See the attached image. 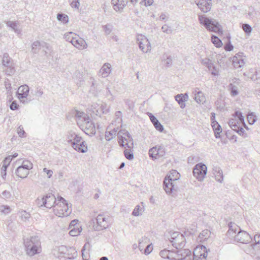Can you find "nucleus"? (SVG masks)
<instances>
[{
    "mask_svg": "<svg viewBox=\"0 0 260 260\" xmlns=\"http://www.w3.org/2000/svg\"><path fill=\"white\" fill-rule=\"evenodd\" d=\"M234 118H231L230 120H235L236 124L245 125L246 124L244 121V117L243 116L242 113L239 111H236L233 114Z\"/></svg>",
    "mask_w": 260,
    "mask_h": 260,
    "instance_id": "a878e982",
    "label": "nucleus"
},
{
    "mask_svg": "<svg viewBox=\"0 0 260 260\" xmlns=\"http://www.w3.org/2000/svg\"><path fill=\"white\" fill-rule=\"evenodd\" d=\"M137 42L139 48L144 53H147L151 50L150 43L145 36L138 35L137 37Z\"/></svg>",
    "mask_w": 260,
    "mask_h": 260,
    "instance_id": "f8f14e48",
    "label": "nucleus"
},
{
    "mask_svg": "<svg viewBox=\"0 0 260 260\" xmlns=\"http://www.w3.org/2000/svg\"><path fill=\"white\" fill-rule=\"evenodd\" d=\"M67 139L68 142L70 143L72 146L73 144L79 143L82 140V138L81 136L78 135L73 131H70L68 132L67 135Z\"/></svg>",
    "mask_w": 260,
    "mask_h": 260,
    "instance_id": "4be33fe9",
    "label": "nucleus"
},
{
    "mask_svg": "<svg viewBox=\"0 0 260 260\" xmlns=\"http://www.w3.org/2000/svg\"><path fill=\"white\" fill-rule=\"evenodd\" d=\"M112 222V219L109 216L105 217L103 215L99 214L96 218H93L89 222V227L92 228H108L109 224Z\"/></svg>",
    "mask_w": 260,
    "mask_h": 260,
    "instance_id": "0eeeda50",
    "label": "nucleus"
},
{
    "mask_svg": "<svg viewBox=\"0 0 260 260\" xmlns=\"http://www.w3.org/2000/svg\"><path fill=\"white\" fill-rule=\"evenodd\" d=\"M17 133L19 136L21 138H23L25 137V132L23 129V127L22 125L19 126L17 128Z\"/></svg>",
    "mask_w": 260,
    "mask_h": 260,
    "instance_id": "680f3d73",
    "label": "nucleus"
},
{
    "mask_svg": "<svg viewBox=\"0 0 260 260\" xmlns=\"http://www.w3.org/2000/svg\"><path fill=\"white\" fill-rule=\"evenodd\" d=\"M8 168V165H3L1 170V177L5 179L7 175V169Z\"/></svg>",
    "mask_w": 260,
    "mask_h": 260,
    "instance_id": "13d9d810",
    "label": "nucleus"
},
{
    "mask_svg": "<svg viewBox=\"0 0 260 260\" xmlns=\"http://www.w3.org/2000/svg\"><path fill=\"white\" fill-rule=\"evenodd\" d=\"M199 21L208 30L216 33H222L221 27L215 20L210 19L205 15H199Z\"/></svg>",
    "mask_w": 260,
    "mask_h": 260,
    "instance_id": "7ed1b4c3",
    "label": "nucleus"
},
{
    "mask_svg": "<svg viewBox=\"0 0 260 260\" xmlns=\"http://www.w3.org/2000/svg\"><path fill=\"white\" fill-rule=\"evenodd\" d=\"M82 229H72L69 232V234L71 236H76L80 234L81 232Z\"/></svg>",
    "mask_w": 260,
    "mask_h": 260,
    "instance_id": "6e6d98bb",
    "label": "nucleus"
},
{
    "mask_svg": "<svg viewBox=\"0 0 260 260\" xmlns=\"http://www.w3.org/2000/svg\"><path fill=\"white\" fill-rule=\"evenodd\" d=\"M79 127L87 135L93 136L96 133L95 127L94 123L90 118L88 120L85 121L79 126Z\"/></svg>",
    "mask_w": 260,
    "mask_h": 260,
    "instance_id": "ddd939ff",
    "label": "nucleus"
},
{
    "mask_svg": "<svg viewBox=\"0 0 260 260\" xmlns=\"http://www.w3.org/2000/svg\"><path fill=\"white\" fill-rule=\"evenodd\" d=\"M74 36H76V35L72 32H69L64 35V38L67 41H68L69 42L72 43L71 41H72V40H73V39H74L76 37Z\"/></svg>",
    "mask_w": 260,
    "mask_h": 260,
    "instance_id": "864d4df0",
    "label": "nucleus"
},
{
    "mask_svg": "<svg viewBox=\"0 0 260 260\" xmlns=\"http://www.w3.org/2000/svg\"><path fill=\"white\" fill-rule=\"evenodd\" d=\"M247 119L249 124L252 125L256 122L257 117L253 112H250L247 114Z\"/></svg>",
    "mask_w": 260,
    "mask_h": 260,
    "instance_id": "79ce46f5",
    "label": "nucleus"
},
{
    "mask_svg": "<svg viewBox=\"0 0 260 260\" xmlns=\"http://www.w3.org/2000/svg\"><path fill=\"white\" fill-rule=\"evenodd\" d=\"M177 178H172L171 175H167L164 181L163 187L167 193H171L173 190H176L177 186L176 185Z\"/></svg>",
    "mask_w": 260,
    "mask_h": 260,
    "instance_id": "9b49d317",
    "label": "nucleus"
},
{
    "mask_svg": "<svg viewBox=\"0 0 260 260\" xmlns=\"http://www.w3.org/2000/svg\"><path fill=\"white\" fill-rule=\"evenodd\" d=\"M228 233L231 234H234L233 236L235 240L238 242L247 244L252 240L250 235L246 231L242 230L241 229H229Z\"/></svg>",
    "mask_w": 260,
    "mask_h": 260,
    "instance_id": "39448f33",
    "label": "nucleus"
},
{
    "mask_svg": "<svg viewBox=\"0 0 260 260\" xmlns=\"http://www.w3.org/2000/svg\"><path fill=\"white\" fill-rule=\"evenodd\" d=\"M144 211V206L143 205V203H141V205H137L135 209H134L132 215L135 216H138L140 215H142V213Z\"/></svg>",
    "mask_w": 260,
    "mask_h": 260,
    "instance_id": "e433bc0d",
    "label": "nucleus"
},
{
    "mask_svg": "<svg viewBox=\"0 0 260 260\" xmlns=\"http://www.w3.org/2000/svg\"><path fill=\"white\" fill-rule=\"evenodd\" d=\"M229 89L231 92V94L233 96L237 95L239 93L237 86L234 85L233 83L229 84Z\"/></svg>",
    "mask_w": 260,
    "mask_h": 260,
    "instance_id": "de8ad7c7",
    "label": "nucleus"
},
{
    "mask_svg": "<svg viewBox=\"0 0 260 260\" xmlns=\"http://www.w3.org/2000/svg\"><path fill=\"white\" fill-rule=\"evenodd\" d=\"M7 26L12 28V29L18 34L20 33V30L18 28V23L17 21H7L6 22Z\"/></svg>",
    "mask_w": 260,
    "mask_h": 260,
    "instance_id": "c9c22d12",
    "label": "nucleus"
},
{
    "mask_svg": "<svg viewBox=\"0 0 260 260\" xmlns=\"http://www.w3.org/2000/svg\"><path fill=\"white\" fill-rule=\"evenodd\" d=\"M68 248L64 245H61L58 247V251L60 254H64L68 251Z\"/></svg>",
    "mask_w": 260,
    "mask_h": 260,
    "instance_id": "0e129e2a",
    "label": "nucleus"
},
{
    "mask_svg": "<svg viewBox=\"0 0 260 260\" xmlns=\"http://www.w3.org/2000/svg\"><path fill=\"white\" fill-rule=\"evenodd\" d=\"M164 64L167 67H170L172 63V59L170 56H168L166 59H164Z\"/></svg>",
    "mask_w": 260,
    "mask_h": 260,
    "instance_id": "774afa93",
    "label": "nucleus"
},
{
    "mask_svg": "<svg viewBox=\"0 0 260 260\" xmlns=\"http://www.w3.org/2000/svg\"><path fill=\"white\" fill-rule=\"evenodd\" d=\"M43 172L46 174L48 178H50L53 174V172L51 170H48L46 168L43 169Z\"/></svg>",
    "mask_w": 260,
    "mask_h": 260,
    "instance_id": "338daca9",
    "label": "nucleus"
},
{
    "mask_svg": "<svg viewBox=\"0 0 260 260\" xmlns=\"http://www.w3.org/2000/svg\"><path fill=\"white\" fill-rule=\"evenodd\" d=\"M117 129L114 128L113 129L110 131H106L105 132V139L107 141H110L113 138H114L116 135L118 136Z\"/></svg>",
    "mask_w": 260,
    "mask_h": 260,
    "instance_id": "4c0bfd02",
    "label": "nucleus"
},
{
    "mask_svg": "<svg viewBox=\"0 0 260 260\" xmlns=\"http://www.w3.org/2000/svg\"><path fill=\"white\" fill-rule=\"evenodd\" d=\"M113 9L116 12L121 13L124 7L128 5V0H111Z\"/></svg>",
    "mask_w": 260,
    "mask_h": 260,
    "instance_id": "a211bd4d",
    "label": "nucleus"
},
{
    "mask_svg": "<svg viewBox=\"0 0 260 260\" xmlns=\"http://www.w3.org/2000/svg\"><path fill=\"white\" fill-rule=\"evenodd\" d=\"M168 238L176 249H181L185 245L184 236L179 232H172L171 231L168 236Z\"/></svg>",
    "mask_w": 260,
    "mask_h": 260,
    "instance_id": "423d86ee",
    "label": "nucleus"
},
{
    "mask_svg": "<svg viewBox=\"0 0 260 260\" xmlns=\"http://www.w3.org/2000/svg\"><path fill=\"white\" fill-rule=\"evenodd\" d=\"M7 69L6 70V73L8 75H11L15 72L14 67L12 66V64L10 65L9 67H6Z\"/></svg>",
    "mask_w": 260,
    "mask_h": 260,
    "instance_id": "e2e57ef3",
    "label": "nucleus"
},
{
    "mask_svg": "<svg viewBox=\"0 0 260 260\" xmlns=\"http://www.w3.org/2000/svg\"><path fill=\"white\" fill-rule=\"evenodd\" d=\"M211 41L216 47L219 48L222 45L221 40L215 36L213 35L212 36Z\"/></svg>",
    "mask_w": 260,
    "mask_h": 260,
    "instance_id": "a18cd8bd",
    "label": "nucleus"
},
{
    "mask_svg": "<svg viewBox=\"0 0 260 260\" xmlns=\"http://www.w3.org/2000/svg\"><path fill=\"white\" fill-rule=\"evenodd\" d=\"M155 128L156 130L160 132H162L164 131V126L163 125L159 122L158 120L155 121L154 123H153Z\"/></svg>",
    "mask_w": 260,
    "mask_h": 260,
    "instance_id": "bf43d9fd",
    "label": "nucleus"
},
{
    "mask_svg": "<svg viewBox=\"0 0 260 260\" xmlns=\"http://www.w3.org/2000/svg\"><path fill=\"white\" fill-rule=\"evenodd\" d=\"M232 62L233 66L236 69L243 67L245 64L244 58H243V53L239 52L237 53L233 57Z\"/></svg>",
    "mask_w": 260,
    "mask_h": 260,
    "instance_id": "aec40b11",
    "label": "nucleus"
},
{
    "mask_svg": "<svg viewBox=\"0 0 260 260\" xmlns=\"http://www.w3.org/2000/svg\"><path fill=\"white\" fill-rule=\"evenodd\" d=\"M201 63L205 66L209 70L213 68L215 71V67L212 62V60L208 58H205L202 59Z\"/></svg>",
    "mask_w": 260,
    "mask_h": 260,
    "instance_id": "58836bf2",
    "label": "nucleus"
},
{
    "mask_svg": "<svg viewBox=\"0 0 260 260\" xmlns=\"http://www.w3.org/2000/svg\"><path fill=\"white\" fill-rule=\"evenodd\" d=\"M175 100L179 105L181 109H183L185 107V102L188 99V96L187 93L185 94H178L175 96Z\"/></svg>",
    "mask_w": 260,
    "mask_h": 260,
    "instance_id": "bb28decb",
    "label": "nucleus"
},
{
    "mask_svg": "<svg viewBox=\"0 0 260 260\" xmlns=\"http://www.w3.org/2000/svg\"><path fill=\"white\" fill-rule=\"evenodd\" d=\"M118 142L120 147L125 148L124 155L128 160L134 159L133 153L134 142L132 136L125 129H121L118 133Z\"/></svg>",
    "mask_w": 260,
    "mask_h": 260,
    "instance_id": "f257e3e1",
    "label": "nucleus"
},
{
    "mask_svg": "<svg viewBox=\"0 0 260 260\" xmlns=\"http://www.w3.org/2000/svg\"><path fill=\"white\" fill-rule=\"evenodd\" d=\"M255 244H251L253 249H260V235H255L254 237Z\"/></svg>",
    "mask_w": 260,
    "mask_h": 260,
    "instance_id": "c03bdc74",
    "label": "nucleus"
},
{
    "mask_svg": "<svg viewBox=\"0 0 260 260\" xmlns=\"http://www.w3.org/2000/svg\"><path fill=\"white\" fill-rule=\"evenodd\" d=\"M111 72V65L109 63H105L100 71V73L104 78L108 77Z\"/></svg>",
    "mask_w": 260,
    "mask_h": 260,
    "instance_id": "7c9ffc66",
    "label": "nucleus"
},
{
    "mask_svg": "<svg viewBox=\"0 0 260 260\" xmlns=\"http://www.w3.org/2000/svg\"><path fill=\"white\" fill-rule=\"evenodd\" d=\"M29 91V87L27 85L20 86L18 90V98L19 99H24L27 98Z\"/></svg>",
    "mask_w": 260,
    "mask_h": 260,
    "instance_id": "cd10ccee",
    "label": "nucleus"
},
{
    "mask_svg": "<svg viewBox=\"0 0 260 260\" xmlns=\"http://www.w3.org/2000/svg\"><path fill=\"white\" fill-rule=\"evenodd\" d=\"M90 110L92 113L97 116H101L102 113H105L102 106L96 103H93L91 105Z\"/></svg>",
    "mask_w": 260,
    "mask_h": 260,
    "instance_id": "2f4dec72",
    "label": "nucleus"
},
{
    "mask_svg": "<svg viewBox=\"0 0 260 260\" xmlns=\"http://www.w3.org/2000/svg\"><path fill=\"white\" fill-rule=\"evenodd\" d=\"M64 254H65L64 257L68 259H73L76 257L77 255L76 250L73 247H69L68 251Z\"/></svg>",
    "mask_w": 260,
    "mask_h": 260,
    "instance_id": "f704fd0d",
    "label": "nucleus"
},
{
    "mask_svg": "<svg viewBox=\"0 0 260 260\" xmlns=\"http://www.w3.org/2000/svg\"><path fill=\"white\" fill-rule=\"evenodd\" d=\"M70 5L72 8L78 9L80 6L79 0H72Z\"/></svg>",
    "mask_w": 260,
    "mask_h": 260,
    "instance_id": "69168bd1",
    "label": "nucleus"
},
{
    "mask_svg": "<svg viewBox=\"0 0 260 260\" xmlns=\"http://www.w3.org/2000/svg\"><path fill=\"white\" fill-rule=\"evenodd\" d=\"M162 31L167 34H171L173 32V30L172 29L171 26H169L167 24H164L161 27Z\"/></svg>",
    "mask_w": 260,
    "mask_h": 260,
    "instance_id": "5fc2aeb1",
    "label": "nucleus"
},
{
    "mask_svg": "<svg viewBox=\"0 0 260 260\" xmlns=\"http://www.w3.org/2000/svg\"><path fill=\"white\" fill-rule=\"evenodd\" d=\"M207 255L206 247L205 246L202 245L194 249L193 255H192V258L193 260H205Z\"/></svg>",
    "mask_w": 260,
    "mask_h": 260,
    "instance_id": "2eb2a0df",
    "label": "nucleus"
},
{
    "mask_svg": "<svg viewBox=\"0 0 260 260\" xmlns=\"http://www.w3.org/2000/svg\"><path fill=\"white\" fill-rule=\"evenodd\" d=\"M211 234V232L208 230L207 229L203 230L202 233H201L199 236V238L201 239H206L208 237H209Z\"/></svg>",
    "mask_w": 260,
    "mask_h": 260,
    "instance_id": "09e8293b",
    "label": "nucleus"
},
{
    "mask_svg": "<svg viewBox=\"0 0 260 260\" xmlns=\"http://www.w3.org/2000/svg\"><path fill=\"white\" fill-rule=\"evenodd\" d=\"M2 62L3 65L5 67H9L10 65L12 64L11 62V59L8 53H5L3 54Z\"/></svg>",
    "mask_w": 260,
    "mask_h": 260,
    "instance_id": "a19ab883",
    "label": "nucleus"
},
{
    "mask_svg": "<svg viewBox=\"0 0 260 260\" xmlns=\"http://www.w3.org/2000/svg\"><path fill=\"white\" fill-rule=\"evenodd\" d=\"M175 251V254L174 255L176 258L175 260H191L192 254L191 251L188 249L182 248L176 249Z\"/></svg>",
    "mask_w": 260,
    "mask_h": 260,
    "instance_id": "dca6fc26",
    "label": "nucleus"
},
{
    "mask_svg": "<svg viewBox=\"0 0 260 260\" xmlns=\"http://www.w3.org/2000/svg\"><path fill=\"white\" fill-rule=\"evenodd\" d=\"M0 211L1 212L7 214L11 211V209L9 206L7 205H3L0 207Z\"/></svg>",
    "mask_w": 260,
    "mask_h": 260,
    "instance_id": "4d7b16f0",
    "label": "nucleus"
},
{
    "mask_svg": "<svg viewBox=\"0 0 260 260\" xmlns=\"http://www.w3.org/2000/svg\"><path fill=\"white\" fill-rule=\"evenodd\" d=\"M159 255L164 258H168L169 259H175L176 257L174 255H176L175 251L169 250L167 249L161 250L159 252Z\"/></svg>",
    "mask_w": 260,
    "mask_h": 260,
    "instance_id": "c85d7f7f",
    "label": "nucleus"
},
{
    "mask_svg": "<svg viewBox=\"0 0 260 260\" xmlns=\"http://www.w3.org/2000/svg\"><path fill=\"white\" fill-rule=\"evenodd\" d=\"M72 147L76 151L81 153H85L88 151L87 144L84 141H82V140L79 143L73 144Z\"/></svg>",
    "mask_w": 260,
    "mask_h": 260,
    "instance_id": "393cba45",
    "label": "nucleus"
},
{
    "mask_svg": "<svg viewBox=\"0 0 260 260\" xmlns=\"http://www.w3.org/2000/svg\"><path fill=\"white\" fill-rule=\"evenodd\" d=\"M53 211L58 217L68 216L71 213V210L69 209L66 200L61 197L58 198L57 203L53 208Z\"/></svg>",
    "mask_w": 260,
    "mask_h": 260,
    "instance_id": "20e7f679",
    "label": "nucleus"
},
{
    "mask_svg": "<svg viewBox=\"0 0 260 260\" xmlns=\"http://www.w3.org/2000/svg\"><path fill=\"white\" fill-rule=\"evenodd\" d=\"M250 72L251 73H254L253 74H252L251 76H250L249 77L252 80H256L258 79H260V70L256 71V70H253V69H251L250 70Z\"/></svg>",
    "mask_w": 260,
    "mask_h": 260,
    "instance_id": "8fccbe9b",
    "label": "nucleus"
},
{
    "mask_svg": "<svg viewBox=\"0 0 260 260\" xmlns=\"http://www.w3.org/2000/svg\"><path fill=\"white\" fill-rule=\"evenodd\" d=\"M207 167L203 163L197 164L193 168V176L199 181H202L207 174Z\"/></svg>",
    "mask_w": 260,
    "mask_h": 260,
    "instance_id": "9d476101",
    "label": "nucleus"
},
{
    "mask_svg": "<svg viewBox=\"0 0 260 260\" xmlns=\"http://www.w3.org/2000/svg\"><path fill=\"white\" fill-rule=\"evenodd\" d=\"M36 202L37 205H40V202H42V204L41 206H44V207L47 208H51L52 207L54 208L55 205L57 203V200L53 194L49 193L41 199L38 198Z\"/></svg>",
    "mask_w": 260,
    "mask_h": 260,
    "instance_id": "1a4fd4ad",
    "label": "nucleus"
},
{
    "mask_svg": "<svg viewBox=\"0 0 260 260\" xmlns=\"http://www.w3.org/2000/svg\"><path fill=\"white\" fill-rule=\"evenodd\" d=\"M196 3L199 8L203 13H207L211 9V1L208 0H200Z\"/></svg>",
    "mask_w": 260,
    "mask_h": 260,
    "instance_id": "412c9836",
    "label": "nucleus"
},
{
    "mask_svg": "<svg viewBox=\"0 0 260 260\" xmlns=\"http://www.w3.org/2000/svg\"><path fill=\"white\" fill-rule=\"evenodd\" d=\"M72 114L75 116L77 124L79 126L85 121L88 120L89 118H90L86 113L77 110H75L73 111Z\"/></svg>",
    "mask_w": 260,
    "mask_h": 260,
    "instance_id": "f3484780",
    "label": "nucleus"
},
{
    "mask_svg": "<svg viewBox=\"0 0 260 260\" xmlns=\"http://www.w3.org/2000/svg\"><path fill=\"white\" fill-rule=\"evenodd\" d=\"M213 173L216 180L220 183H222L223 180V175L221 169L218 167H214Z\"/></svg>",
    "mask_w": 260,
    "mask_h": 260,
    "instance_id": "c756f323",
    "label": "nucleus"
},
{
    "mask_svg": "<svg viewBox=\"0 0 260 260\" xmlns=\"http://www.w3.org/2000/svg\"><path fill=\"white\" fill-rule=\"evenodd\" d=\"M19 216L21 217V220L24 222H26L29 220L30 217V214L29 212H26L25 210H21L18 213Z\"/></svg>",
    "mask_w": 260,
    "mask_h": 260,
    "instance_id": "ea45409f",
    "label": "nucleus"
},
{
    "mask_svg": "<svg viewBox=\"0 0 260 260\" xmlns=\"http://www.w3.org/2000/svg\"><path fill=\"white\" fill-rule=\"evenodd\" d=\"M149 240L146 237H142L141 239L139 240V248L141 251H142L144 245L149 243Z\"/></svg>",
    "mask_w": 260,
    "mask_h": 260,
    "instance_id": "49530a36",
    "label": "nucleus"
},
{
    "mask_svg": "<svg viewBox=\"0 0 260 260\" xmlns=\"http://www.w3.org/2000/svg\"><path fill=\"white\" fill-rule=\"evenodd\" d=\"M152 250L153 246L152 243L148 244L144 249V252H143V253H145L146 255H148L152 252Z\"/></svg>",
    "mask_w": 260,
    "mask_h": 260,
    "instance_id": "052dcab7",
    "label": "nucleus"
},
{
    "mask_svg": "<svg viewBox=\"0 0 260 260\" xmlns=\"http://www.w3.org/2000/svg\"><path fill=\"white\" fill-rule=\"evenodd\" d=\"M71 41L72 44L78 49H85L87 47V45L85 41L83 40L82 38H79L78 36L76 37Z\"/></svg>",
    "mask_w": 260,
    "mask_h": 260,
    "instance_id": "b1692460",
    "label": "nucleus"
},
{
    "mask_svg": "<svg viewBox=\"0 0 260 260\" xmlns=\"http://www.w3.org/2000/svg\"><path fill=\"white\" fill-rule=\"evenodd\" d=\"M242 29L245 33L247 35H249L250 34L252 29L251 26L249 24L246 23L243 24Z\"/></svg>",
    "mask_w": 260,
    "mask_h": 260,
    "instance_id": "3c124183",
    "label": "nucleus"
},
{
    "mask_svg": "<svg viewBox=\"0 0 260 260\" xmlns=\"http://www.w3.org/2000/svg\"><path fill=\"white\" fill-rule=\"evenodd\" d=\"M211 125L214 132L215 138H219L220 137V134L222 132L220 125L218 123L217 121L212 122Z\"/></svg>",
    "mask_w": 260,
    "mask_h": 260,
    "instance_id": "473e14b6",
    "label": "nucleus"
},
{
    "mask_svg": "<svg viewBox=\"0 0 260 260\" xmlns=\"http://www.w3.org/2000/svg\"><path fill=\"white\" fill-rule=\"evenodd\" d=\"M24 244L27 255L31 256L41 251V243L38 236H32L30 239H24Z\"/></svg>",
    "mask_w": 260,
    "mask_h": 260,
    "instance_id": "f03ea898",
    "label": "nucleus"
},
{
    "mask_svg": "<svg viewBox=\"0 0 260 260\" xmlns=\"http://www.w3.org/2000/svg\"><path fill=\"white\" fill-rule=\"evenodd\" d=\"M229 124L231 128L239 135L244 138L247 137V134L245 133L243 128L241 126L242 125L236 124L235 120H229Z\"/></svg>",
    "mask_w": 260,
    "mask_h": 260,
    "instance_id": "6ab92c4d",
    "label": "nucleus"
},
{
    "mask_svg": "<svg viewBox=\"0 0 260 260\" xmlns=\"http://www.w3.org/2000/svg\"><path fill=\"white\" fill-rule=\"evenodd\" d=\"M57 19L59 21L63 24H66L69 22V17L67 15L63 13H58L57 15Z\"/></svg>",
    "mask_w": 260,
    "mask_h": 260,
    "instance_id": "37998d69",
    "label": "nucleus"
},
{
    "mask_svg": "<svg viewBox=\"0 0 260 260\" xmlns=\"http://www.w3.org/2000/svg\"><path fill=\"white\" fill-rule=\"evenodd\" d=\"M103 29H104L105 34L106 35H108L111 32V31L113 29V26L111 24H107L106 25H103Z\"/></svg>",
    "mask_w": 260,
    "mask_h": 260,
    "instance_id": "603ef678",
    "label": "nucleus"
},
{
    "mask_svg": "<svg viewBox=\"0 0 260 260\" xmlns=\"http://www.w3.org/2000/svg\"><path fill=\"white\" fill-rule=\"evenodd\" d=\"M33 168L32 164L29 160H24L21 165L17 167L15 174L21 178H25L29 174V171Z\"/></svg>",
    "mask_w": 260,
    "mask_h": 260,
    "instance_id": "6e6552de",
    "label": "nucleus"
},
{
    "mask_svg": "<svg viewBox=\"0 0 260 260\" xmlns=\"http://www.w3.org/2000/svg\"><path fill=\"white\" fill-rule=\"evenodd\" d=\"M165 154V148L161 146H155L150 148L149 150V157L153 160L163 157Z\"/></svg>",
    "mask_w": 260,
    "mask_h": 260,
    "instance_id": "4468645a",
    "label": "nucleus"
},
{
    "mask_svg": "<svg viewBox=\"0 0 260 260\" xmlns=\"http://www.w3.org/2000/svg\"><path fill=\"white\" fill-rule=\"evenodd\" d=\"M194 100L199 104H203L206 101V98L201 91L194 90Z\"/></svg>",
    "mask_w": 260,
    "mask_h": 260,
    "instance_id": "72a5a7b5",
    "label": "nucleus"
},
{
    "mask_svg": "<svg viewBox=\"0 0 260 260\" xmlns=\"http://www.w3.org/2000/svg\"><path fill=\"white\" fill-rule=\"evenodd\" d=\"M48 44L46 42L37 41L32 44L31 50L34 53H38L41 49L48 48Z\"/></svg>",
    "mask_w": 260,
    "mask_h": 260,
    "instance_id": "5701e85b",
    "label": "nucleus"
}]
</instances>
